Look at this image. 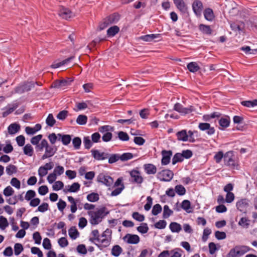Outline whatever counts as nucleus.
I'll use <instances>...</instances> for the list:
<instances>
[{
  "instance_id": "obj_1",
  "label": "nucleus",
  "mask_w": 257,
  "mask_h": 257,
  "mask_svg": "<svg viewBox=\"0 0 257 257\" xmlns=\"http://www.w3.org/2000/svg\"><path fill=\"white\" fill-rule=\"evenodd\" d=\"M122 180V178H118L114 183L113 178L105 173H100L97 176V181L108 187L109 190L113 187L115 188L111 193V196L119 195L124 189V186Z\"/></svg>"
},
{
  "instance_id": "obj_2",
  "label": "nucleus",
  "mask_w": 257,
  "mask_h": 257,
  "mask_svg": "<svg viewBox=\"0 0 257 257\" xmlns=\"http://www.w3.org/2000/svg\"><path fill=\"white\" fill-rule=\"evenodd\" d=\"M108 213L109 211L105 207L97 208L93 211H88L90 223L93 225L99 224Z\"/></svg>"
},
{
  "instance_id": "obj_3",
  "label": "nucleus",
  "mask_w": 257,
  "mask_h": 257,
  "mask_svg": "<svg viewBox=\"0 0 257 257\" xmlns=\"http://www.w3.org/2000/svg\"><path fill=\"white\" fill-rule=\"evenodd\" d=\"M112 231L110 229H106L101 235L99 236L96 241V245L99 247H106L110 243L111 240Z\"/></svg>"
},
{
  "instance_id": "obj_4",
  "label": "nucleus",
  "mask_w": 257,
  "mask_h": 257,
  "mask_svg": "<svg viewBox=\"0 0 257 257\" xmlns=\"http://www.w3.org/2000/svg\"><path fill=\"white\" fill-rule=\"evenodd\" d=\"M250 248L246 245H236L230 249L227 257H240L249 251Z\"/></svg>"
},
{
  "instance_id": "obj_5",
  "label": "nucleus",
  "mask_w": 257,
  "mask_h": 257,
  "mask_svg": "<svg viewBox=\"0 0 257 257\" xmlns=\"http://www.w3.org/2000/svg\"><path fill=\"white\" fill-rule=\"evenodd\" d=\"M119 20V15L116 14H113L103 20L99 25V29L103 30L109 25L116 23Z\"/></svg>"
},
{
  "instance_id": "obj_6",
  "label": "nucleus",
  "mask_w": 257,
  "mask_h": 257,
  "mask_svg": "<svg viewBox=\"0 0 257 257\" xmlns=\"http://www.w3.org/2000/svg\"><path fill=\"white\" fill-rule=\"evenodd\" d=\"M225 165L233 169H238V165L235 160V157L232 151L226 152L224 156Z\"/></svg>"
},
{
  "instance_id": "obj_7",
  "label": "nucleus",
  "mask_w": 257,
  "mask_h": 257,
  "mask_svg": "<svg viewBox=\"0 0 257 257\" xmlns=\"http://www.w3.org/2000/svg\"><path fill=\"white\" fill-rule=\"evenodd\" d=\"M174 109L184 115L192 112H197L196 109L194 106L190 105L187 107H184L179 103H177L174 105Z\"/></svg>"
},
{
  "instance_id": "obj_8",
  "label": "nucleus",
  "mask_w": 257,
  "mask_h": 257,
  "mask_svg": "<svg viewBox=\"0 0 257 257\" xmlns=\"http://www.w3.org/2000/svg\"><path fill=\"white\" fill-rule=\"evenodd\" d=\"M57 147L53 145H50L47 142L45 149V153L42 156V160H45L47 158L52 157L57 151Z\"/></svg>"
},
{
  "instance_id": "obj_9",
  "label": "nucleus",
  "mask_w": 257,
  "mask_h": 257,
  "mask_svg": "<svg viewBox=\"0 0 257 257\" xmlns=\"http://www.w3.org/2000/svg\"><path fill=\"white\" fill-rule=\"evenodd\" d=\"M174 176L172 171L169 170H164L159 172L157 174V178L161 181L169 182Z\"/></svg>"
},
{
  "instance_id": "obj_10",
  "label": "nucleus",
  "mask_w": 257,
  "mask_h": 257,
  "mask_svg": "<svg viewBox=\"0 0 257 257\" xmlns=\"http://www.w3.org/2000/svg\"><path fill=\"white\" fill-rule=\"evenodd\" d=\"M58 13L60 17L66 20H68L75 16L74 14L69 9L62 6L60 7Z\"/></svg>"
},
{
  "instance_id": "obj_11",
  "label": "nucleus",
  "mask_w": 257,
  "mask_h": 257,
  "mask_svg": "<svg viewBox=\"0 0 257 257\" xmlns=\"http://www.w3.org/2000/svg\"><path fill=\"white\" fill-rule=\"evenodd\" d=\"M192 10L197 17H200L203 9V6L202 2L199 0H196L192 3Z\"/></svg>"
},
{
  "instance_id": "obj_12",
  "label": "nucleus",
  "mask_w": 257,
  "mask_h": 257,
  "mask_svg": "<svg viewBox=\"0 0 257 257\" xmlns=\"http://www.w3.org/2000/svg\"><path fill=\"white\" fill-rule=\"evenodd\" d=\"M123 240L128 244H136L140 242V238L138 235L127 233L123 237Z\"/></svg>"
},
{
  "instance_id": "obj_13",
  "label": "nucleus",
  "mask_w": 257,
  "mask_h": 257,
  "mask_svg": "<svg viewBox=\"0 0 257 257\" xmlns=\"http://www.w3.org/2000/svg\"><path fill=\"white\" fill-rule=\"evenodd\" d=\"M174 5L177 9L182 14H185L188 13V7L184 0H173Z\"/></svg>"
},
{
  "instance_id": "obj_14",
  "label": "nucleus",
  "mask_w": 257,
  "mask_h": 257,
  "mask_svg": "<svg viewBox=\"0 0 257 257\" xmlns=\"http://www.w3.org/2000/svg\"><path fill=\"white\" fill-rule=\"evenodd\" d=\"M19 106V104L17 102H13L9 104L6 107L3 108L4 111L2 115L3 117H6L9 114L12 113L16 108Z\"/></svg>"
},
{
  "instance_id": "obj_15",
  "label": "nucleus",
  "mask_w": 257,
  "mask_h": 257,
  "mask_svg": "<svg viewBox=\"0 0 257 257\" xmlns=\"http://www.w3.org/2000/svg\"><path fill=\"white\" fill-rule=\"evenodd\" d=\"M132 181L138 184H141L143 181V178L140 172L136 170H133L130 172Z\"/></svg>"
},
{
  "instance_id": "obj_16",
  "label": "nucleus",
  "mask_w": 257,
  "mask_h": 257,
  "mask_svg": "<svg viewBox=\"0 0 257 257\" xmlns=\"http://www.w3.org/2000/svg\"><path fill=\"white\" fill-rule=\"evenodd\" d=\"M161 154L162 155V159L161 160L162 164L163 165H168L170 162L171 157L172 155V152L170 150H163L161 152Z\"/></svg>"
},
{
  "instance_id": "obj_17",
  "label": "nucleus",
  "mask_w": 257,
  "mask_h": 257,
  "mask_svg": "<svg viewBox=\"0 0 257 257\" xmlns=\"http://www.w3.org/2000/svg\"><path fill=\"white\" fill-rule=\"evenodd\" d=\"M34 87V83L33 82H27L16 88V92L22 93L26 91L30 90L32 87Z\"/></svg>"
},
{
  "instance_id": "obj_18",
  "label": "nucleus",
  "mask_w": 257,
  "mask_h": 257,
  "mask_svg": "<svg viewBox=\"0 0 257 257\" xmlns=\"http://www.w3.org/2000/svg\"><path fill=\"white\" fill-rule=\"evenodd\" d=\"M248 200L246 199H242L236 202V206L241 212H245L248 207Z\"/></svg>"
},
{
  "instance_id": "obj_19",
  "label": "nucleus",
  "mask_w": 257,
  "mask_h": 257,
  "mask_svg": "<svg viewBox=\"0 0 257 257\" xmlns=\"http://www.w3.org/2000/svg\"><path fill=\"white\" fill-rule=\"evenodd\" d=\"M91 152L92 156L97 160H103L107 159L108 157V154L104 152H101L97 150H92Z\"/></svg>"
},
{
  "instance_id": "obj_20",
  "label": "nucleus",
  "mask_w": 257,
  "mask_h": 257,
  "mask_svg": "<svg viewBox=\"0 0 257 257\" xmlns=\"http://www.w3.org/2000/svg\"><path fill=\"white\" fill-rule=\"evenodd\" d=\"M80 185L77 182H75L73 183L71 185L66 186L65 188L63 190V191L65 193L68 192L76 193L80 190Z\"/></svg>"
},
{
  "instance_id": "obj_21",
  "label": "nucleus",
  "mask_w": 257,
  "mask_h": 257,
  "mask_svg": "<svg viewBox=\"0 0 257 257\" xmlns=\"http://www.w3.org/2000/svg\"><path fill=\"white\" fill-rule=\"evenodd\" d=\"M198 127L201 131H207V134L209 135H212L215 133L214 127H211L208 123H200Z\"/></svg>"
},
{
  "instance_id": "obj_22",
  "label": "nucleus",
  "mask_w": 257,
  "mask_h": 257,
  "mask_svg": "<svg viewBox=\"0 0 257 257\" xmlns=\"http://www.w3.org/2000/svg\"><path fill=\"white\" fill-rule=\"evenodd\" d=\"M68 201L71 203L70 210L72 213H75L77 211V206L78 203L80 202V200L79 199H75L72 196H68L67 197Z\"/></svg>"
},
{
  "instance_id": "obj_23",
  "label": "nucleus",
  "mask_w": 257,
  "mask_h": 257,
  "mask_svg": "<svg viewBox=\"0 0 257 257\" xmlns=\"http://www.w3.org/2000/svg\"><path fill=\"white\" fill-rule=\"evenodd\" d=\"M144 168L147 174H155L157 172L156 167L152 164H145Z\"/></svg>"
},
{
  "instance_id": "obj_24",
  "label": "nucleus",
  "mask_w": 257,
  "mask_h": 257,
  "mask_svg": "<svg viewBox=\"0 0 257 257\" xmlns=\"http://www.w3.org/2000/svg\"><path fill=\"white\" fill-rule=\"evenodd\" d=\"M20 130V125L16 122L11 123L8 127V133L10 135L16 134Z\"/></svg>"
},
{
  "instance_id": "obj_25",
  "label": "nucleus",
  "mask_w": 257,
  "mask_h": 257,
  "mask_svg": "<svg viewBox=\"0 0 257 257\" xmlns=\"http://www.w3.org/2000/svg\"><path fill=\"white\" fill-rule=\"evenodd\" d=\"M159 37L160 34H152L142 36L140 37L139 39L143 41L151 42L154 39L158 38Z\"/></svg>"
},
{
  "instance_id": "obj_26",
  "label": "nucleus",
  "mask_w": 257,
  "mask_h": 257,
  "mask_svg": "<svg viewBox=\"0 0 257 257\" xmlns=\"http://www.w3.org/2000/svg\"><path fill=\"white\" fill-rule=\"evenodd\" d=\"M59 137L58 140H61L62 144L65 145H68L71 141V137L69 135H62L61 134H58Z\"/></svg>"
},
{
  "instance_id": "obj_27",
  "label": "nucleus",
  "mask_w": 257,
  "mask_h": 257,
  "mask_svg": "<svg viewBox=\"0 0 257 257\" xmlns=\"http://www.w3.org/2000/svg\"><path fill=\"white\" fill-rule=\"evenodd\" d=\"M119 31V28L117 26L110 27L107 30V36L108 37L111 38L114 37Z\"/></svg>"
},
{
  "instance_id": "obj_28",
  "label": "nucleus",
  "mask_w": 257,
  "mask_h": 257,
  "mask_svg": "<svg viewBox=\"0 0 257 257\" xmlns=\"http://www.w3.org/2000/svg\"><path fill=\"white\" fill-rule=\"evenodd\" d=\"M169 228L173 233H179L182 230L181 225L176 222H172L169 225Z\"/></svg>"
},
{
  "instance_id": "obj_29",
  "label": "nucleus",
  "mask_w": 257,
  "mask_h": 257,
  "mask_svg": "<svg viewBox=\"0 0 257 257\" xmlns=\"http://www.w3.org/2000/svg\"><path fill=\"white\" fill-rule=\"evenodd\" d=\"M204 16L205 19L208 21H212L214 18L213 12L210 8H207L204 10Z\"/></svg>"
},
{
  "instance_id": "obj_30",
  "label": "nucleus",
  "mask_w": 257,
  "mask_h": 257,
  "mask_svg": "<svg viewBox=\"0 0 257 257\" xmlns=\"http://www.w3.org/2000/svg\"><path fill=\"white\" fill-rule=\"evenodd\" d=\"M187 67L189 71L192 73H195L200 69V66L195 62L189 63L187 65Z\"/></svg>"
},
{
  "instance_id": "obj_31",
  "label": "nucleus",
  "mask_w": 257,
  "mask_h": 257,
  "mask_svg": "<svg viewBox=\"0 0 257 257\" xmlns=\"http://www.w3.org/2000/svg\"><path fill=\"white\" fill-rule=\"evenodd\" d=\"M177 139L179 141L186 142L188 140V135L186 130H182L176 134Z\"/></svg>"
},
{
  "instance_id": "obj_32",
  "label": "nucleus",
  "mask_w": 257,
  "mask_h": 257,
  "mask_svg": "<svg viewBox=\"0 0 257 257\" xmlns=\"http://www.w3.org/2000/svg\"><path fill=\"white\" fill-rule=\"evenodd\" d=\"M250 223V220L246 217H241L238 221V225L243 228H248Z\"/></svg>"
},
{
  "instance_id": "obj_33",
  "label": "nucleus",
  "mask_w": 257,
  "mask_h": 257,
  "mask_svg": "<svg viewBox=\"0 0 257 257\" xmlns=\"http://www.w3.org/2000/svg\"><path fill=\"white\" fill-rule=\"evenodd\" d=\"M24 153L25 155L32 157L34 154V149L30 144H27L23 148Z\"/></svg>"
},
{
  "instance_id": "obj_34",
  "label": "nucleus",
  "mask_w": 257,
  "mask_h": 257,
  "mask_svg": "<svg viewBox=\"0 0 257 257\" xmlns=\"http://www.w3.org/2000/svg\"><path fill=\"white\" fill-rule=\"evenodd\" d=\"M70 237L72 239H76L79 236V232L75 227H71L68 230Z\"/></svg>"
},
{
  "instance_id": "obj_35",
  "label": "nucleus",
  "mask_w": 257,
  "mask_h": 257,
  "mask_svg": "<svg viewBox=\"0 0 257 257\" xmlns=\"http://www.w3.org/2000/svg\"><path fill=\"white\" fill-rule=\"evenodd\" d=\"M122 249L118 245H115L111 249V254L115 257L118 256L121 253Z\"/></svg>"
},
{
  "instance_id": "obj_36",
  "label": "nucleus",
  "mask_w": 257,
  "mask_h": 257,
  "mask_svg": "<svg viewBox=\"0 0 257 257\" xmlns=\"http://www.w3.org/2000/svg\"><path fill=\"white\" fill-rule=\"evenodd\" d=\"M181 207L187 213L192 212L190 202L187 200H184L181 204Z\"/></svg>"
},
{
  "instance_id": "obj_37",
  "label": "nucleus",
  "mask_w": 257,
  "mask_h": 257,
  "mask_svg": "<svg viewBox=\"0 0 257 257\" xmlns=\"http://www.w3.org/2000/svg\"><path fill=\"white\" fill-rule=\"evenodd\" d=\"M219 125L222 127L226 128L228 127L230 123V119L228 116L221 117L219 120Z\"/></svg>"
},
{
  "instance_id": "obj_38",
  "label": "nucleus",
  "mask_w": 257,
  "mask_h": 257,
  "mask_svg": "<svg viewBox=\"0 0 257 257\" xmlns=\"http://www.w3.org/2000/svg\"><path fill=\"white\" fill-rule=\"evenodd\" d=\"M230 27L234 31H242L243 29L244 24L243 23H241L240 24L236 23H230Z\"/></svg>"
},
{
  "instance_id": "obj_39",
  "label": "nucleus",
  "mask_w": 257,
  "mask_h": 257,
  "mask_svg": "<svg viewBox=\"0 0 257 257\" xmlns=\"http://www.w3.org/2000/svg\"><path fill=\"white\" fill-rule=\"evenodd\" d=\"M36 196V193L34 190H29L26 192L25 199L28 201H30Z\"/></svg>"
},
{
  "instance_id": "obj_40",
  "label": "nucleus",
  "mask_w": 257,
  "mask_h": 257,
  "mask_svg": "<svg viewBox=\"0 0 257 257\" xmlns=\"http://www.w3.org/2000/svg\"><path fill=\"white\" fill-rule=\"evenodd\" d=\"M56 122V119L52 113L49 114L46 119V123L49 126L52 127Z\"/></svg>"
},
{
  "instance_id": "obj_41",
  "label": "nucleus",
  "mask_w": 257,
  "mask_h": 257,
  "mask_svg": "<svg viewBox=\"0 0 257 257\" xmlns=\"http://www.w3.org/2000/svg\"><path fill=\"white\" fill-rule=\"evenodd\" d=\"M199 28L205 34L210 35L212 33V30L209 26L201 24L199 25Z\"/></svg>"
},
{
  "instance_id": "obj_42",
  "label": "nucleus",
  "mask_w": 257,
  "mask_h": 257,
  "mask_svg": "<svg viewBox=\"0 0 257 257\" xmlns=\"http://www.w3.org/2000/svg\"><path fill=\"white\" fill-rule=\"evenodd\" d=\"M173 211L170 209L167 205H165L163 207V217L164 218H168L173 214Z\"/></svg>"
},
{
  "instance_id": "obj_43",
  "label": "nucleus",
  "mask_w": 257,
  "mask_h": 257,
  "mask_svg": "<svg viewBox=\"0 0 257 257\" xmlns=\"http://www.w3.org/2000/svg\"><path fill=\"white\" fill-rule=\"evenodd\" d=\"M87 121V116L83 114L79 115L76 119V122L79 125L85 124Z\"/></svg>"
},
{
  "instance_id": "obj_44",
  "label": "nucleus",
  "mask_w": 257,
  "mask_h": 257,
  "mask_svg": "<svg viewBox=\"0 0 257 257\" xmlns=\"http://www.w3.org/2000/svg\"><path fill=\"white\" fill-rule=\"evenodd\" d=\"M99 199V195L96 193H92L87 196V200L91 202H96Z\"/></svg>"
},
{
  "instance_id": "obj_45",
  "label": "nucleus",
  "mask_w": 257,
  "mask_h": 257,
  "mask_svg": "<svg viewBox=\"0 0 257 257\" xmlns=\"http://www.w3.org/2000/svg\"><path fill=\"white\" fill-rule=\"evenodd\" d=\"M6 171L8 175H12L17 171V167L14 165H9L6 167Z\"/></svg>"
},
{
  "instance_id": "obj_46",
  "label": "nucleus",
  "mask_w": 257,
  "mask_h": 257,
  "mask_svg": "<svg viewBox=\"0 0 257 257\" xmlns=\"http://www.w3.org/2000/svg\"><path fill=\"white\" fill-rule=\"evenodd\" d=\"M14 190L10 186H8L6 187L3 191V194L5 197H9L12 196L14 194Z\"/></svg>"
},
{
  "instance_id": "obj_47",
  "label": "nucleus",
  "mask_w": 257,
  "mask_h": 257,
  "mask_svg": "<svg viewBox=\"0 0 257 257\" xmlns=\"http://www.w3.org/2000/svg\"><path fill=\"white\" fill-rule=\"evenodd\" d=\"M120 160L122 161H126L132 159L134 157V155L131 153H125L122 155H119Z\"/></svg>"
},
{
  "instance_id": "obj_48",
  "label": "nucleus",
  "mask_w": 257,
  "mask_h": 257,
  "mask_svg": "<svg viewBox=\"0 0 257 257\" xmlns=\"http://www.w3.org/2000/svg\"><path fill=\"white\" fill-rule=\"evenodd\" d=\"M183 252V251L181 248H176L171 251V257H181Z\"/></svg>"
},
{
  "instance_id": "obj_49",
  "label": "nucleus",
  "mask_w": 257,
  "mask_h": 257,
  "mask_svg": "<svg viewBox=\"0 0 257 257\" xmlns=\"http://www.w3.org/2000/svg\"><path fill=\"white\" fill-rule=\"evenodd\" d=\"M9 226V223L7 219L3 216H0V228L4 230Z\"/></svg>"
},
{
  "instance_id": "obj_50",
  "label": "nucleus",
  "mask_w": 257,
  "mask_h": 257,
  "mask_svg": "<svg viewBox=\"0 0 257 257\" xmlns=\"http://www.w3.org/2000/svg\"><path fill=\"white\" fill-rule=\"evenodd\" d=\"M47 142V141L45 139L41 140V143L36 145V150L37 151H43L44 149H45Z\"/></svg>"
},
{
  "instance_id": "obj_51",
  "label": "nucleus",
  "mask_w": 257,
  "mask_h": 257,
  "mask_svg": "<svg viewBox=\"0 0 257 257\" xmlns=\"http://www.w3.org/2000/svg\"><path fill=\"white\" fill-rule=\"evenodd\" d=\"M64 172V168L63 166L57 165L54 170L53 173L57 176H60L63 174Z\"/></svg>"
},
{
  "instance_id": "obj_52",
  "label": "nucleus",
  "mask_w": 257,
  "mask_h": 257,
  "mask_svg": "<svg viewBox=\"0 0 257 257\" xmlns=\"http://www.w3.org/2000/svg\"><path fill=\"white\" fill-rule=\"evenodd\" d=\"M23 245L19 243H17L14 245V252L16 255H19L23 250Z\"/></svg>"
},
{
  "instance_id": "obj_53",
  "label": "nucleus",
  "mask_w": 257,
  "mask_h": 257,
  "mask_svg": "<svg viewBox=\"0 0 257 257\" xmlns=\"http://www.w3.org/2000/svg\"><path fill=\"white\" fill-rule=\"evenodd\" d=\"M137 230L142 233H147L149 230L147 224L145 223H142L140 226L137 227Z\"/></svg>"
},
{
  "instance_id": "obj_54",
  "label": "nucleus",
  "mask_w": 257,
  "mask_h": 257,
  "mask_svg": "<svg viewBox=\"0 0 257 257\" xmlns=\"http://www.w3.org/2000/svg\"><path fill=\"white\" fill-rule=\"evenodd\" d=\"M183 157L181 153H176L172 159V164L175 165L178 162L183 161Z\"/></svg>"
},
{
  "instance_id": "obj_55",
  "label": "nucleus",
  "mask_w": 257,
  "mask_h": 257,
  "mask_svg": "<svg viewBox=\"0 0 257 257\" xmlns=\"http://www.w3.org/2000/svg\"><path fill=\"white\" fill-rule=\"evenodd\" d=\"M49 209V204L47 203H43L38 206L36 211H39L40 212L44 213L48 210Z\"/></svg>"
},
{
  "instance_id": "obj_56",
  "label": "nucleus",
  "mask_w": 257,
  "mask_h": 257,
  "mask_svg": "<svg viewBox=\"0 0 257 257\" xmlns=\"http://www.w3.org/2000/svg\"><path fill=\"white\" fill-rule=\"evenodd\" d=\"M10 184L17 189L21 188V182L16 178H13L10 181Z\"/></svg>"
},
{
  "instance_id": "obj_57",
  "label": "nucleus",
  "mask_w": 257,
  "mask_h": 257,
  "mask_svg": "<svg viewBox=\"0 0 257 257\" xmlns=\"http://www.w3.org/2000/svg\"><path fill=\"white\" fill-rule=\"evenodd\" d=\"M175 192L179 195H183L186 193V189L182 185H178L175 186Z\"/></svg>"
},
{
  "instance_id": "obj_58",
  "label": "nucleus",
  "mask_w": 257,
  "mask_h": 257,
  "mask_svg": "<svg viewBox=\"0 0 257 257\" xmlns=\"http://www.w3.org/2000/svg\"><path fill=\"white\" fill-rule=\"evenodd\" d=\"M162 210L161 206L159 204H155L152 210V213L154 215H157Z\"/></svg>"
},
{
  "instance_id": "obj_59",
  "label": "nucleus",
  "mask_w": 257,
  "mask_h": 257,
  "mask_svg": "<svg viewBox=\"0 0 257 257\" xmlns=\"http://www.w3.org/2000/svg\"><path fill=\"white\" fill-rule=\"evenodd\" d=\"M64 187L63 183L61 181H57L55 182L53 185V189L54 191H59L62 189Z\"/></svg>"
},
{
  "instance_id": "obj_60",
  "label": "nucleus",
  "mask_w": 257,
  "mask_h": 257,
  "mask_svg": "<svg viewBox=\"0 0 257 257\" xmlns=\"http://www.w3.org/2000/svg\"><path fill=\"white\" fill-rule=\"evenodd\" d=\"M84 147L86 149H89L92 146V142L89 137H85L83 139Z\"/></svg>"
},
{
  "instance_id": "obj_61",
  "label": "nucleus",
  "mask_w": 257,
  "mask_h": 257,
  "mask_svg": "<svg viewBox=\"0 0 257 257\" xmlns=\"http://www.w3.org/2000/svg\"><path fill=\"white\" fill-rule=\"evenodd\" d=\"M209 251L211 254H213L219 249V247H217L216 244L214 242H210L208 244Z\"/></svg>"
},
{
  "instance_id": "obj_62",
  "label": "nucleus",
  "mask_w": 257,
  "mask_h": 257,
  "mask_svg": "<svg viewBox=\"0 0 257 257\" xmlns=\"http://www.w3.org/2000/svg\"><path fill=\"white\" fill-rule=\"evenodd\" d=\"M211 233V230L208 228H205L203 232L202 237V241L206 242L208 238V236Z\"/></svg>"
},
{
  "instance_id": "obj_63",
  "label": "nucleus",
  "mask_w": 257,
  "mask_h": 257,
  "mask_svg": "<svg viewBox=\"0 0 257 257\" xmlns=\"http://www.w3.org/2000/svg\"><path fill=\"white\" fill-rule=\"evenodd\" d=\"M68 112L67 110H62L57 115V119L60 120H64L68 116Z\"/></svg>"
},
{
  "instance_id": "obj_64",
  "label": "nucleus",
  "mask_w": 257,
  "mask_h": 257,
  "mask_svg": "<svg viewBox=\"0 0 257 257\" xmlns=\"http://www.w3.org/2000/svg\"><path fill=\"white\" fill-rule=\"evenodd\" d=\"M48 138L50 143L54 145L57 140H58L59 137L58 136V134L56 135L55 133H52L48 136Z\"/></svg>"
}]
</instances>
